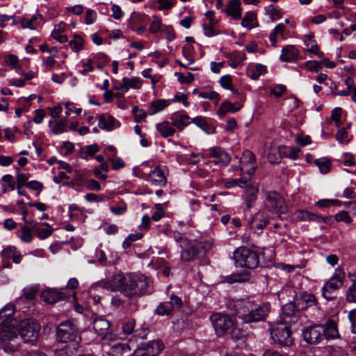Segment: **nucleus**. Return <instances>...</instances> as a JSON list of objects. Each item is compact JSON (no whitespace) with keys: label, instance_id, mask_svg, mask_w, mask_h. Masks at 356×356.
<instances>
[{"label":"nucleus","instance_id":"obj_1","mask_svg":"<svg viewBox=\"0 0 356 356\" xmlns=\"http://www.w3.org/2000/svg\"><path fill=\"white\" fill-rule=\"evenodd\" d=\"M15 305L7 304L0 310V343L6 353H13L19 349L17 339V321L13 318Z\"/></svg>","mask_w":356,"mask_h":356},{"label":"nucleus","instance_id":"obj_2","mask_svg":"<svg viewBox=\"0 0 356 356\" xmlns=\"http://www.w3.org/2000/svg\"><path fill=\"white\" fill-rule=\"evenodd\" d=\"M230 309L244 323H252L264 321L270 312L268 304L258 305L249 299L234 301Z\"/></svg>","mask_w":356,"mask_h":356},{"label":"nucleus","instance_id":"obj_3","mask_svg":"<svg viewBox=\"0 0 356 356\" xmlns=\"http://www.w3.org/2000/svg\"><path fill=\"white\" fill-rule=\"evenodd\" d=\"M304 340L309 344L316 345L324 339H335L339 337L337 325L333 320H329L323 325H312L302 330Z\"/></svg>","mask_w":356,"mask_h":356},{"label":"nucleus","instance_id":"obj_4","mask_svg":"<svg viewBox=\"0 0 356 356\" xmlns=\"http://www.w3.org/2000/svg\"><path fill=\"white\" fill-rule=\"evenodd\" d=\"M184 243L181 245L180 255V259L183 262H191L197 259L202 254H204L213 247V242L210 240L188 241Z\"/></svg>","mask_w":356,"mask_h":356},{"label":"nucleus","instance_id":"obj_5","mask_svg":"<svg viewBox=\"0 0 356 356\" xmlns=\"http://www.w3.org/2000/svg\"><path fill=\"white\" fill-rule=\"evenodd\" d=\"M124 296L129 298H138L147 291L149 280L143 274L128 273Z\"/></svg>","mask_w":356,"mask_h":356},{"label":"nucleus","instance_id":"obj_6","mask_svg":"<svg viewBox=\"0 0 356 356\" xmlns=\"http://www.w3.org/2000/svg\"><path fill=\"white\" fill-rule=\"evenodd\" d=\"M236 267L253 270L259 265V254L255 250L245 246L236 248L233 253Z\"/></svg>","mask_w":356,"mask_h":356},{"label":"nucleus","instance_id":"obj_7","mask_svg":"<svg viewBox=\"0 0 356 356\" xmlns=\"http://www.w3.org/2000/svg\"><path fill=\"white\" fill-rule=\"evenodd\" d=\"M210 320L218 336L223 337L231 334L233 337L238 338V335L235 334L234 323L229 315L215 313L210 316Z\"/></svg>","mask_w":356,"mask_h":356},{"label":"nucleus","instance_id":"obj_8","mask_svg":"<svg viewBox=\"0 0 356 356\" xmlns=\"http://www.w3.org/2000/svg\"><path fill=\"white\" fill-rule=\"evenodd\" d=\"M345 279V273L341 268H337L332 277L324 284L322 295L327 300L336 298L337 291L342 287Z\"/></svg>","mask_w":356,"mask_h":356},{"label":"nucleus","instance_id":"obj_9","mask_svg":"<svg viewBox=\"0 0 356 356\" xmlns=\"http://www.w3.org/2000/svg\"><path fill=\"white\" fill-rule=\"evenodd\" d=\"M80 338L78 327L72 321L67 320L57 326L56 339L58 341L61 343L78 342Z\"/></svg>","mask_w":356,"mask_h":356},{"label":"nucleus","instance_id":"obj_10","mask_svg":"<svg viewBox=\"0 0 356 356\" xmlns=\"http://www.w3.org/2000/svg\"><path fill=\"white\" fill-rule=\"evenodd\" d=\"M17 330L25 343H34L38 339L40 325L33 319H25L20 322Z\"/></svg>","mask_w":356,"mask_h":356},{"label":"nucleus","instance_id":"obj_11","mask_svg":"<svg viewBox=\"0 0 356 356\" xmlns=\"http://www.w3.org/2000/svg\"><path fill=\"white\" fill-rule=\"evenodd\" d=\"M271 339L281 346L289 347L293 345V339L289 327L285 323L271 325L270 328Z\"/></svg>","mask_w":356,"mask_h":356},{"label":"nucleus","instance_id":"obj_12","mask_svg":"<svg viewBox=\"0 0 356 356\" xmlns=\"http://www.w3.org/2000/svg\"><path fill=\"white\" fill-rule=\"evenodd\" d=\"M268 207L272 211L279 215L284 214L288 211V207L283 197L275 191H268L265 194Z\"/></svg>","mask_w":356,"mask_h":356},{"label":"nucleus","instance_id":"obj_13","mask_svg":"<svg viewBox=\"0 0 356 356\" xmlns=\"http://www.w3.org/2000/svg\"><path fill=\"white\" fill-rule=\"evenodd\" d=\"M270 218L264 211H260L252 216L248 220L249 229L254 233L259 234L269 223Z\"/></svg>","mask_w":356,"mask_h":356},{"label":"nucleus","instance_id":"obj_14","mask_svg":"<svg viewBox=\"0 0 356 356\" xmlns=\"http://www.w3.org/2000/svg\"><path fill=\"white\" fill-rule=\"evenodd\" d=\"M127 274L122 273L114 274L104 284V288L108 291H119L124 295Z\"/></svg>","mask_w":356,"mask_h":356},{"label":"nucleus","instance_id":"obj_15","mask_svg":"<svg viewBox=\"0 0 356 356\" xmlns=\"http://www.w3.org/2000/svg\"><path fill=\"white\" fill-rule=\"evenodd\" d=\"M295 302L298 312L306 310L312 307L319 308L317 299L312 293L302 292L296 296Z\"/></svg>","mask_w":356,"mask_h":356},{"label":"nucleus","instance_id":"obj_16","mask_svg":"<svg viewBox=\"0 0 356 356\" xmlns=\"http://www.w3.org/2000/svg\"><path fill=\"white\" fill-rule=\"evenodd\" d=\"M2 257V265L3 268H10L11 264L10 260L12 259L15 264H19L22 259V254L15 247L9 246L4 248L1 253Z\"/></svg>","mask_w":356,"mask_h":356},{"label":"nucleus","instance_id":"obj_17","mask_svg":"<svg viewBox=\"0 0 356 356\" xmlns=\"http://www.w3.org/2000/svg\"><path fill=\"white\" fill-rule=\"evenodd\" d=\"M254 162L255 157L252 152L249 150L243 152L241 157L240 170L241 174L246 173L249 177H251L254 172Z\"/></svg>","mask_w":356,"mask_h":356},{"label":"nucleus","instance_id":"obj_18","mask_svg":"<svg viewBox=\"0 0 356 356\" xmlns=\"http://www.w3.org/2000/svg\"><path fill=\"white\" fill-rule=\"evenodd\" d=\"M209 155L216 164L222 166L227 165L231 159L229 154L220 147H211L209 149Z\"/></svg>","mask_w":356,"mask_h":356},{"label":"nucleus","instance_id":"obj_19","mask_svg":"<svg viewBox=\"0 0 356 356\" xmlns=\"http://www.w3.org/2000/svg\"><path fill=\"white\" fill-rule=\"evenodd\" d=\"M169 119L172 122V125L177 128L179 131H183L185 127L191 123L189 115L181 112L172 113L170 116Z\"/></svg>","mask_w":356,"mask_h":356},{"label":"nucleus","instance_id":"obj_20","mask_svg":"<svg viewBox=\"0 0 356 356\" xmlns=\"http://www.w3.org/2000/svg\"><path fill=\"white\" fill-rule=\"evenodd\" d=\"M300 58L299 50L294 45H286L282 48L280 60L282 62H295Z\"/></svg>","mask_w":356,"mask_h":356},{"label":"nucleus","instance_id":"obj_21","mask_svg":"<svg viewBox=\"0 0 356 356\" xmlns=\"http://www.w3.org/2000/svg\"><path fill=\"white\" fill-rule=\"evenodd\" d=\"M225 13L234 20H238L242 16L241 0H229L225 9Z\"/></svg>","mask_w":356,"mask_h":356},{"label":"nucleus","instance_id":"obj_22","mask_svg":"<svg viewBox=\"0 0 356 356\" xmlns=\"http://www.w3.org/2000/svg\"><path fill=\"white\" fill-rule=\"evenodd\" d=\"M66 298V295L61 291L51 289L43 291L41 293V298L43 301L48 304H54L56 302L63 300Z\"/></svg>","mask_w":356,"mask_h":356},{"label":"nucleus","instance_id":"obj_23","mask_svg":"<svg viewBox=\"0 0 356 356\" xmlns=\"http://www.w3.org/2000/svg\"><path fill=\"white\" fill-rule=\"evenodd\" d=\"M98 119V126L102 130L111 131L120 126V122L112 115L106 116L104 115H100Z\"/></svg>","mask_w":356,"mask_h":356},{"label":"nucleus","instance_id":"obj_24","mask_svg":"<svg viewBox=\"0 0 356 356\" xmlns=\"http://www.w3.org/2000/svg\"><path fill=\"white\" fill-rule=\"evenodd\" d=\"M242 104L240 102H236L234 104L225 101L223 102L219 107L218 111V115L220 118H222L225 116V115L230 113H236L241 110L242 108Z\"/></svg>","mask_w":356,"mask_h":356},{"label":"nucleus","instance_id":"obj_25","mask_svg":"<svg viewBox=\"0 0 356 356\" xmlns=\"http://www.w3.org/2000/svg\"><path fill=\"white\" fill-rule=\"evenodd\" d=\"M111 325L108 321L103 317H97L93 321V328L96 333L104 339Z\"/></svg>","mask_w":356,"mask_h":356},{"label":"nucleus","instance_id":"obj_26","mask_svg":"<svg viewBox=\"0 0 356 356\" xmlns=\"http://www.w3.org/2000/svg\"><path fill=\"white\" fill-rule=\"evenodd\" d=\"M149 179L151 183L156 186H163L165 185L167 179L164 171L159 167H156L149 172Z\"/></svg>","mask_w":356,"mask_h":356},{"label":"nucleus","instance_id":"obj_27","mask_svg":"<svg viewBox=\"0 0 356 356\" xmlns=\"http://www.w3.org/2000/svg\"><path fill=\"white\" fill-rule=\"evenodd\" d=\"M156 129L159 134L165 138L173 136L176 133V129L172 125V122L168 120L156 124Z\"/></svg>","mask_w":356,"mask_h":356},{"label":"nucleus","instance_id":"obj_28","mask_svg":"<svg viewBox=\"0 0 356 356\" xmlns=\"http://www.w3.org/2000/svg\"><path fill=\"white\" fill-rule=\"evenodd\" d=\"M300 152V149L298 147L290 146L278 147V154L281 157H286L295 160L298 158Z\"/></svg>","mask_w":356,"mask_h":356},{"label":"nucleus","instance_id":"obj_29","mask_svg":"<svg viewBox=\"0 0 356 356\" xmlns=\"http://www.w3.org/2000/svg\"><path fill=\"white\" fill-rule=\"evenodd\" d=\"M42 22V16L40 14L33 15L30 19L23 18L21 21V25L24 29L35 30L37 26L40 25Z\"/></svg>","mask_w":356,"mask_h":356},{"label":"nucleus","instance_id":"obj_30","mask_svg":"<svg viewBox=\"0 0 356 356\" xmlns=\"http://www.w3.org/2000/svg\"><path fill=\"white\" fill-rule=\"evenodd\" d=\"M246 189V195L245 198V202L246 207L248 209L254 207V203L257 199L258 188L252 186L249 182V186Z\"/></svg>","mask_w":356,"mask_h":356},{"label":"nucleus","instance_id":"obj_31","mask_svg":"<svg viewBox=\"0 0 356 356\" xmlns=\"http://www.w3.org/2000/svg\"><path fill=\"white\" fill-rule=\"evenodd\" d=\"M170 105V103L168 101L165 99H156L152 102L150 103L147 109H148V114L149 115H155L163 109H165L166 107H168Z\"/></svg>","mask_w":356,"mask_h":356},{"label":"nucleus","instance_id":"obj_32","mask_svg":"<svg viewBox=\"0 0 356 356\" xmlns=\"http://www.w3.org/2000/svg\"><path fill=\"white\" fill-rule=\"evenodd\" d=\"M250 177L245 176V174H241V177L238 179H232L225 183V186L227 188H232L235 186L241 188H247L249 186Z\"/></svg>","mask_w":356,"mask_h":356},{"label":"nucleus","instance_id":"obj_33","mask_svg":"<svg viewBox=\"0 0 356 356\" xmlns=\"http://www.w3.org/2000/svg\"><path fill=\"white\" fill-rule=\"evenodd\" d=\"M143 81L139 77L127 78L124 77L120 86L121 89L128 90L129 88L138 89L142 86Z\"/></svg>","mask_w":356,"mask_h":356},{"label":"nucleus","instance_id":"obj_34","mask_svg":"<svg viewBox=\"0 0 356 356\" xmlns=\"http://www.w3.org/2000/svg\"><path fill=\"white\" fill-rule=\"evenodd\" d=\"M111 354L113 356H130L131 348L127 343H117L111 347Z\"/></svg>","mask_w":356,"mask_h":356},{"label":"nucleus","instance_id":"obj_35","mask_svg":"<svg viewBox=\"0 0 356 356\" xmlns=\"http://www.w3.org/2000/svg\"><path fill=\"white\" fill-rule=\"evenodd\" d=\"M241 25L248 29H252L258 26L257 22V15L253 12H248L242 19Z\"/></svg>","mask_w":356,"mask_h":356},{"label":"nucleus","instance_id":"obj_36","mask_svg":"<svg viewBox=\"0 0 356 356\" xmlns=\"http://www.w3.org/2000/svg\"><path fill=\"white\" fill-rule=\"evenodd\" d=\"M163 348L164 345L160 340H153L144 349L148 350L152 356H156Z\"/></svg>","mask_w":356,"mask_h":356},{"label":"nucleus","instance_id":"obj_37","mask_svg":"<svg viewBox=\"0 0 356 356\" xmlns=\"http://www.w3.org/2000/svg\"><path fill=\"white\" fill-rule=\"evenodd\" d=\"M42 225L45 226V227L40 225V227L36 229L35 234L39 238L45 239L51 235L54 229L47 222L43 223Z\"/></svg>","mask_w":356,"mask_h":356},{"label":"nucleus","instance_id":"obj_38","mask_svg":"<svg viewBox=\"0 0 356 356\" xmlns=\"http://www.w3.org/2000/svg\"><path fill=\"white\" fill-rule=\"evenodd\" d=\"M250 77L253 79H257L261 75L266 72V67L262 64H257L252 69H249Z\"/></svg>","mask_w":356,"mask_h":356},{"label":"nucleus","instance_id":"obj_39","mask_svg":"<svg viewBox=\"0 0 356 356\" xmlns=\"http://www.w3.org/2000/svg\"><path fill=\"white\" fill-rule=\"evenodd\" d=\"M314 163L323 174L327 173L330 170L331 162L328 159L323 158L316 159Z\"/></svg>","mask_w":356,"mask_h":356},{"label":"nucleus","instance_id":"obj_40","mask_svg":"<svg viewBox=\"0 0 356 356\" xmlns=\"http://www.w3.org/2000/svg\"><path fill=\"white\" fill-rule=\"evenodd\" d=\"M131 113L134 115V121L140 122L144 120L148 114V109L147 111L144 109H139L137 106H133L131 108Z\"/></svg>","mask_w":356,"mask_h":356},{"label":"nucleus","instance_id":"obj_41","mask_svg":"<svg viewBox=\"0 0 356 356\" xmlns=\"http://www.w3.org/2000/svg\"><path fill=\"white\" fill-rule=\"evenodd\" d=\"M249 280L248 274L235 273L225 277V282L229 284L243 282Z\"/></svg>","mask_w":356,"mask_h":356},{"label":"nucleus","instance_id":"obj_42","mask_svg":"<svg viewBox=\"0 0 356 356\" xmlns=\"http://www.w3.org/2000/svg\"><path fill=\"white\" fill-rule=\"evenodd\" d=\"M17 234L19 238L25 243H30L33 238L30 227L28 226H23Z\"/></svg>","mask_w":356,"mask_h":356},{"label":"nucleus","instance_id":"obj_43","mask_svg":"<svg viewBox=\"0 0 356 356\" xmlns=\"http://www.w3.org/2000/svg\"><path fill=\"white\" fill-rule=\"evenodd\" d=\"M165 302L170 305L169 307L172 313H174L175 310L180 309L183 305V302L181 298L175 294H172L170 296V300Z\"/></svg>","mask_w":356,"mask_h":356},{"label":"nucleus","instance_id":"obj_44","mask_svg":"<svg viewBox=\"0 0 356 356\" xmlns=\"http://www.w3.org/2000/svg\"><path fill=\"white\" fill-rule=\"evenodd\" d=\"M219 82H220V86L223 88L227 89V90H232L235 94H238V90L234 89L232 88V76L230 75L222 76L220 79Z\"/></svg>","mask_w":356,"mask_h":356},{"label":"nucleus","instance_id":"obj_45","mask_svg":"<svg viewBox=\"0 0 356 356\" xmlns=\"http://www.w3.org/2000/svg\"><path fill=\"white\" fill-rule=\"evenodd\" d=\"M83 39L79 35H75L70 43L69 46L72 51L78 52L81 51L83 47Z\"/></svg>","mask_w":356,"mask_h":356},{"label":"nucleus","instance_id":"obj_46","mask_svg":"<svg viewBox=\"0 0 356 356\" xmlns=\"http://www.w3.org/2000/svg\"><path fill=\"white\" fill-rule=\"evenodd\" d=\"M169 306L166 302H161L156 309V314L159 316H172L173 313Z\"/></svg>","mask_w":356,"mask_h":356},{"label":"nucleus","instance_id":"obj_47","mask_svg":"<svg viewBox=\"0 0 356 356\" xmlns=\"http://www.w3.org/2000/svg\"><path fill=\"white\" fill-rule=\"evenodd\" d=\"M305 44L309 48L307 50L309 52L312 54L318 52V49L319 47L314 39V35L312 34H309L306 36V38L305 39Z\"/></svg>","mask_w":356,"mask_h":356},{"label":"nucleus","instance_id":"obj_48","mask_svg":"<svg viewBox=\"0 0 356 356\" xmlns=\"http://www.w3.org/2000/svg\"><path fill=\"white\" fill-rule=\"evenodd\" d=\"M203 30L207 37H213L223 33L218 26L203 25Z\"/></svg>","mask_w":356,"mask_h":356},{"label":"nucleus","instance_id":"obj_49","mask_svg":"<svg viewBox=\"0 0 356 356\" xmlns=\"http://www.w3.org/2000/svg\"><path fill=\"white\" fill-rule=\"evenodd\" d=\"M136 320L134 318L129 319L122 324V331L125 334H131L134 331L138 332V330H135Z\"/></svg>","mask_w":356,"mask_h":356},{"label":"nucleus","instance_id":"obj_50","mask_svg":"<svg viewBox=\"0 0 356 356\" xmlns=\"http://www.w3.org/2000/svg\"><path fill=\"white\" fill-rule=\"evenodd\" d=\"M143 234L141 233H136V234H129L124 241L122 243V247L124 249H128L131 245V243L134 241L140 240L142 238Z\"/></svg>","mask_w":356,"mask_h":356},{"label":"nucleus","instance_id":"obj_51","mask_svg":"<svg viewBox=\"0 0 356 356\" xmlns=\"http://www.w3.org/2000/svg\"><path fill=\"white\" fill-rule=\"evenodd\" d=\"M267 158L268 161L272 163H278L281 159L278 154V147H270L267 154Z\"/></svg>","mask_w":356,"mask_h":356},{"label":"nucleus","instance_id":"obj_52","mask_svg":"<svg viewBox=\"0 0 356 356\" xmlns=\"http://www.w3.org/2000/svg\"><path fill=\"white\" fill-rule=\"evenodd\" d=\"M151 33H156L159 31L163 32V29L161 24V20L159 17L154 16L153 19L149 26Z\"/></svg>","mask_w":356,"mask_h":356},{"label":"nucleus","instance_id":"obj_53","mask_svg":"<svg viewBox=\"0 0 356 356\" xmlns=\"http://www.w3.org/2000/svg\"><path fill=\"white\" fill-rule=\"evenodd\" d=\"M346 296L347 302H356V279L348 289Z\"/></svg>","mask_w":356,"mask_h":356},{"label":"nucleus","instance_id":"obj_54","mask_svg":"<svg viewBox=\"0 0 356 356\" xmlns=\"http://www.w3.org/2000/svg\"><path fill=\"white\" fill-rule=\"evenodd\" d=\"M316 204L321 208L330 207L331 206H339L341 202L334 199H322L318 200Z\"/></svg>","mask_w":356,"mask_h":356},{"label":"nucleus","instance_id":"obj_55","mask_svg":"<svg viewBox=\"0 0 356 356\" xmlns=\"http://www.w3.org/2000/svg\"><path fill=\"white\" fill-rule=\"evenodd\" d=\"M67 119L58 121L54 126L52 127L51 131L54 134H60L66 131Z\"/></svg>","mask_w":356,"mask_h":356},{"label":"nucleus","instance_id":"obj_56","mask_svg":"<svg viewBox=\"0 0 356 356\" xmlns=\"http://www.w3.org/2000/svg\"><path fill=\"white\" fill-rule=\"evenodd\" d=\"M296 311L298 310L296 307V303L295 301L289 302L284 305L282 307V312L285 316H291L293 315Z\"/></svg>","mask_w":356,"mask_h":356},{"label":"nucleus","instance_id":"obj_57","mask_svg":"<svg viewBox=\"0 0 356 356\" xmlns=\"http://www.w3.org/2000/svg\"><path fill=\"white\" fill-rule=\"evenodd\" d=\"M266 11L270 16L272 20H276L282 17L281 10L273 5H269L266 8Z\"/></svg>","mask_w":356,"mask_h":356},{"label":"nucleus","instance_id":"obj_58","mask_svg":"<svg viewBox=\"0 0 356 356\" xmlns=\"http://www.w3.org/2000/svg\"><path fill=\"white\" fill-rule=\"evenodd\" d=\"M191 123H194L196 126L200 127L204 131H207V128L208 127V123L204 117L197 116L194 118H191Z\"/></svg>","mask_w":356,"mask_h":356},{"label":"nucleus","instance_id":"obj_59","mask_svg":"<svg viewBox=\"0 0 356 356\" xmlns=\"http://www.w3.org/2000/svg\"><path fill=\"white\" fill-rule=\"evenodd\" d=\"M39 291V288L37 286H33L27 287L24 289V296L27 300H33Z\"/></svg>","mask_w":356,"mask_h":356},{"label":"nucleus","instance_id":"obj_60","mask_svg":"<svg viewBox=\"0 0 356 356\" xmlns=\"http://www.w3.org/2000/svg\"><path fill=\"white\" fill-rule=\"evenodd\" d=\"M198 96L200 97L204 98V99H208L210 100H215L216 104L218 102L220 99V95L218 92L215 91L211 92H201L198 94Z\"/></svg>","mask_w":356,"mask_h":356},{"label":"nucleus","instance_id":"obj_61","mask_svg":"<svg viewBox=\"0 0 356 356\" xmlns=\"http://www.w3.org/2000/svg\"><path fill=\"white\" fill-rule=\"evenodd\" d=\"M342 163L345 166H355L356 165V159L354 155L350 153H344Z\"/></svg>","mask_w":356,"mask_h":356},{"label":"nucleus","instance_id":"obj_62","mask_svg":"<svg viewBox=\"0 0 356 356\" xmlns=\"http://www.w3.org/2000/svg\"><path fill=\"white\" fill-rule=\"evenodd\" d=\"M321 61L309 60L305 63V67L308 71L318 72L321 69Z\"/></svg>","mask_w":356,"mask_h":356},{"label":"nucleus","instance_id":"obj_63","mask_svg":"<svg viewBox=\"0 0 356 356\" xmlns=\"http://www.w3.org/2000/svg\"><path fill=\"white\" fill-rule=\"evenodd\" d=\"M155 211H154L152 219L154 221H159L161 220V218L163 217L164 213V210L163 209V207L161 204H156L154 205Z\"/></svg>","mask_w":356,"mask_h":356},{"label":"nucleus","instance_id":"obj_64","mask_svg":"<svg viewBox=\"0 0 356 356\" xmlns=\"http://www.w3.org/2000/svg\"><path fill=\"white\" fill-rule=\"evenodd\" d=\"M172 101L175 102H181L185 107L188 106L190 104V102L188 101L187 95L180 92L175 94Z\"/></svg>","mask_w":356,"mask_h":356}]
</instances>
